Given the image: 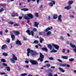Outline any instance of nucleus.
I'll return each instance as SVG.
<instances>
[{"label":"nucleus","instance_id":"obj_30","mask_svg":"<svg viewBox=\"0 0 76 76\" xmlns=\"http://www.w3.org/2000/svg\"><path fill=\"white\" fill-rule=\"evenodd\" d=\"M39 41H37V40H35L33 42V44H38L39 43Z\"/></svg>","mask_w":76,"mask_h":76},{"label":"nucleus","instance_id":"obj_61","mask_svg":"<svg viewBox=\"0 0 76 76\" xmlns=\"http://www.w3.org/2000/svg\"><path fill=\"white\" fill-rule=\"evenodd\" d=\"M37 4H39V0H37Z\"/></svg>","mask_w":76,"mask_h":76},{"label":"nucleus","instance_id":"obj_10","mask_svg":"<svg viewBox=\"0 0 76 76\" xmlns=\"http://www.w3.org/2000/svg\"><path fill=\"white\" fill-rule=\"evenodd\" d=\"M61 18L62 15H59L58 17V21H59V22H62V20L61 19Z\"/></svg>","mask_w":76,"mask_h":76},{"label":"nucleus","instance_id":"obj_57","mask_svg":"<svg viewBox=\"0 0 76 76\" xmlns=\"http://www.w3.org/2000/svg\"><path fill=\"white\" fill-rule=\"evenodd\" d=\"M60 39H61V40H64V39L63 38V37H61Z\"/></svg>","mask_w":76,"mask_h":76},{"label":"nucleus","instance_id":"obj_31","mask_svg":"<svg viewBox=\"0 0 76 76\" xmlns=\"http://www.w3.org/2000/svg\"><path fill=\"white\" fill-rule=\"evenodd\" d=\"M47 76H53L52 75V74L51 73H48V75H47V74L46 75Z\"/></svg>","mask_w":76,"mask_h":76},{"label":"nucleus","instance_id":"obj_49","mask_svg":"<svg viewBox=\"0 0 76 76\" xmlns=\"http://www.w3.org/2000/svg\"><path fill=\"white\" fill-rule=\"evenodd\" d=\"M48 71H50L51 72H52V71H53V70L52 69H48Z\"/></svg>","mask_w":76,"mask_h":76},{"label":"nucleus","instance_id":"obj_25","mask_svg":"<svg viewBox=\"0 0 76 76\" xmlns=\"http://www.w3.org/2000/svg\"><path fill=\"white\" fill-rule=\"evenodd\" d=\"M26 32L27 33H28V35H31V32L30 31V30H27V31H26Z\"/></svg>","mask_w":76,"mask_h":76},{"label":"nucleus","instance_id":"obj_15","mask_svg":"<svg viewBox=\"0 0 76 76\" xmlns=\"http://www.w3.org/2000/svg\"><path fill=\"white\" fill-rule=\"evenodd\" d=\"M27 15L28 16V17L31 18H33V15H32V14H31V13H29V14H27Z\"/></svg>","mask_w":76,"mask_h":76},{"label":"nucleus","instance_id":"obj_11","mask_svg":"<svg viewBox=\"0 0 76 76\" xmlns=\"http://www.w3.org/2000/svg\"><path fill=\"white\" fill-rule=\"evenodd\" d=\"M12 55L13 56L12 58L14 60V61L15 60V61H17L18 60L17 58V57H16V56H15V55H14L13 54H12Z\"/></svg>","mask_w":76,"mask_h":76},{"label":"nucleus","instance_id":"obj_58","mask_svg":"<svg viewBox=\"0 0 76 76\" xmlns=\"http://www.w3.org/2000/svg\"><path fill=\"white\" fill-rule=\"evenodd\" d=\"M39 46L40 47L42 48V45H41V44H39Z\"/></svg>","mask_w":76,"mask_h":76},{"label":"nucleus","instance_id":"obj_36","mask_svg":"<svg viewBox=\"0 0 76 76\" xmlns=\"http://www.w3.org/2000/svg\"><path fill=\"white\" fill-rule=\"evenodd\" d=\"M35 16L36 17H38V13L37 12L36 13H35Z\"/></svg>","mask_w":76,"mask_h":76},{"label":"nucleus","instance_id":"obj_19","mask_svg":"<svg viewBox=\"0 0 76 76\" xmlns=\"http://www.w3.org/2000/svg\"><path fill=\"white\" fill-rule=\"evenodd\" d=\"M10 60L11 61V62L12 63H13V64H15V60H14V59H13V58H11V59H10Z\"/></svg>","mask_w":76,"mask_h":76},{"label":"nucleus","instance_id":"obj_33","mask_svg":"<svg viewBox=\"0 0 76 76\" xmlns=\"http://www.w3.org/2000/svg\"><path fill=\"white\" fill-rule=\"evenodd\" d=\"M74 58H71L70 59H69V61H70L71 62H72L74 61Z\"/></svg>","mask_w":76,"mask_h":76},{"label":"nucleus","instance_id":"obj_16","mask_svg":"<svg viewBox=\"0 0 76 76\" xmlns=\"http://www.w3.org/2000/svg\"><path fill=\"white\" fill-rule=\"evenodd\" d=\"M23 17H24V18L25 19H26L28 20L29 19H30V18H29L28 16H26V15L24 16H23Z\"/></svg>","mask_w":76,"mask_h":76},{"label":"nucleus","instance_id":"obj_32","mask_svg":"<svg viewBox=\"0 0 76 76\" xmlns=\"http://www.w3.org/2000/svg\"><path fill=\"white\" fill-rule=\"evenodd\" d=\"M57 16L56 15H54L53 16V19H57Z\"/></svg>","mask_w":76,"mask_h":76},{"label":"nucleus","instance_id":"obj_29","mask_svg":"<svg viewBox=\"0 0 76 76\" xmlns=\"http://www.w3.org/2000/svg\"><path fill=\"white\" fill-rule=\"evenodd\" d=\"M0 74L1 75H2L5 74V75H4V76H8L7 75H6V74L5 73V72H1L0 73Z\"/></svg>","mask_w":76,"mask_h":76},{"label":"nucleus","instance_id":"obj_2","mask_svg":"<svg viewBox=\"0 0 76 76\" xmlns=\"http://www.w3.org/2000/svg\"><path fill=\"white\" fill-rule=\"evenodd\" d=\"M27 56H29V53L31 54L32 56H33L35 55V52L34 51V50H31L30 48H28L27 49Z\"/></svg>","mask_w":76,"mask_h":76},{"label":"nucleus","instance_id":"obj_42","mask_svg":"<svg viewBox=\"0 0 76 76\" xmlns=\"http://www.w3.org/2000/svg\"><path fill=\"white\" fill-rule=\"evenodd\" d=\"M3 10H4V9H3V8H1L0 9V12H2V11H3Z\"/></svg>","mask_w":76,"mask_h":76},{"label":"nucleus","instance_id":"obj_18","mask_svg":"<svg viewBox=\"0 0 76 76\" xmlns=\"http://www.w3.org/2000/svg\"><path fill=\"white\" fill-rule=\"evenodd\" d=\"M58 69L60 70V71H61V72H65L64 69H63L62 68H61L59 67L58 68Z\"/></svg>","mask_w":76,"mask_h":76},{"label":"nucleus","instance_id":"obj_24","mask_svg":"<svg viewBox=\"0 0 76 76\" xmlns=\"http://www.w3.org/2000/svg\"><path fill=\"white\" fill-rule=\"evenodd\" d=\"M62 58H64V59H67L68 58V56H61Z\"/></svg>","mask_w":76,"mask_h":76},{"label":"nucleus","instance_id":"obj_7","mask_svg":"<svg viewBox=\"0 0 76 76\" xmlns=\"http://www.w3.org/2000/svg\"><path fill=\"white\" fill-rule=\"evenodd\" d=\"M53 46L55 47V48L56 49V50H59V46L57 45H56L55 44H53Z\"/></svg>","mask_w":76,"mask_h":76},{"label":"nucleus","instance_id":"obj_6","mask_svg":"<svg viewBox=\"0 0 76 76\" xmlns=\"http://www.w3.org/2000/svg\"><path fill=\"white\" fill-rule=\"evenodd\" d=\"M52 2L50 3H49V4L51 6H53V4L55 5L56 4V2L54 1H53V0H52L51 1Z\"/></svg>","mask_w":76,"mask_h":76},{"label":"nucleus","instance_id":"obj_53","mask_svg":"<svg viewBox=\"0 0 76 76\" xmlns=\"http://www.w3.org/2000/svg\"><path fill=\"white\" fill-rule=\"evenodd\" d=\"M5 32H6V33H7V32H8V31L7 29H6V30H5Z\"/></svg>","mask_w":76,"mask_h":76},{"label":"nucleus","instance_id":"obj_12","mask_svg":"<svg viewBox=\"0 0 76 76\" xmlns=\"http://www.w3.org/2000/svg\"><path fill=\"white\" fill-rule=\"evenodd\" d=\"M42 50H44L45 51L47 52L48 51V49H47V48H41Z\"/></svg>","mask_w":76,"mask_h":76},{"label":"nucleus","instance_id":"obj_59","mask_svg":"<svg viewBox=\"0 0 76 76\" xmlns=\"http://www.w3.org/2000/svg\"><path fill=\"white\" fill-rule=\"evenodd\" d=\"M73 51H74L76 52V47L75 49H74L73 50Z\"/></svg>","mask_w":76,"mask_h":76},{"label":"nucleus","instance_id":"obj_27","mask_svg":"<svg viewBox=\"0 0 76 76\" xmlns=\"http://www.w3.org/2000/svg\"><path fill=\"white\" fill-rule=\"evenodd\" d=\"M18 14H17V13H14L12 15V16L13 17H14V16H18Z\"/></svg>","mask_w":76,"mask_h":76},{"label":"nucleus","instance_id":"obj_35","mask_svg":"<svg viewBox=\"0 0 76 76\" xmlns=\"http://www.w3.org/2000/svg\"><path fill=\"white\" fill-rule=\"evenodd\" d=\"M0 60L1 61L3 62H6V61L4 59H1Z\"/></svg>","mask_w":76,"mask_h":76},{"label":"nucleus","instance_id":"obj_26","mask_svg":"<svg viewBox=\"0 0 76 76\" xmlns=\"http://www.w3.org/2000/svg\"><path fill=\"white\" fill-rule=\"evenodd\" d=\"M57 52V50H55V49H53L51 51H50V52Z\"/></svg>","mask_w":76,"mask_h":76},{"label":"nucleus","instance_id":"obj_1","mask_svg":"<svg viewBox=\"0 0 76 76\" xmlns=\"http://www.w3.org/2000/svg\"><path fill=\"white\" fill-rule=\"evenodd\" d=\"M73 3V1H68V2H67V4L69 5L68 6H67V7H65L64 8V9H66L67 10L70 9L72 8L71 5Z\"/></svg>","mask_w":76,"mask_h":76},{"label":"nucleus","instance_id":"obj_23","mask_svg":"<svg viewBox=\"0 0 76 76\" xmlns=\"http://www.w3.org/2000/svg\"><path fill=\"white\" fill-rule=\"evenodd\" d=\"M21 10H23L24 11V12L29 10V9H28V8H22Z\"/></svg>","mask_w":76,"mask_h":76},{"label":"nucleus","instance_id":"obj_20","mask_svg":"<svg viewBox=\"0 0 76 76\" xmlns=\"http://www.w3.org/2000/svg\"><path fill=\"white\" fill-rule=\"evenodd\" d=\"M11 38L12 39V41H14L15 40V37L14 35H11Z\"/></svg>","mask_w":76,"mask_h":76},{"label":"nucleus","instance_id":"obj_50","mask_svg":"<svg viewBox=\"0 0 76 76\" xmlns=\"http://www.w3.org/2000/svg\"><path fill=\"white\" fill-rule=\"evenodd\" d=\"M18 25V23H15V24H14V26H17Z\"/></svg>","mask_w":76,"mask_h":76},{"label":"nucleus","instance_id":"obj_22","mask_svg":"<svg viewBox=\"0 0 76 76\" xmlns=\"http://www.w3.org/2000/svg\"><path fill=\"white\" fill-rule=\"evenodd\" d=\"M47 46L50 49V50H52V47L51 45H47Z\"/></svg>","mask_w":76,"mask_h":76},{"label":"nucleus","instance_id":"obj_14","mask_svg":"<svg viewBox=\"0 0 76 76\" xmlns=\"http://www.w3.org/2000/svg\"><path fill=\"white\" fill-rule=\"evenodd\" d=\"M15 35H19L20 33L19 31H14Z\"/></svg>","mask_w":76,"mask_h":76},{"label":"nucleus","instance_id":"obj_34","mask_svg":"<svg viewBox=\"0 0 76 76\" xmlns=\"http://www.w3.org/2000/svg\"><path fill=\"white\" fill-rule=\"evenodd\" d=\"M2 55H4V56H7L8 55V53H5V52H4V53H2Z\"/></svg>","mask_w":76,"mask_h":76},{"label":"nucleus","instance_id":"obj_13","mask_svg":"<svg viewBox=\"0 0 76 76\" xmlns=\"http://www.w3.org/2000/svg\"><path fill=\"white\" fill-rule=\"evenodd\" d=\"M39 23L38 22H35L34 23V26H37V28H38Z\"/></svg>","mask_w":76,"mask_h":76},{"label":"nucleus","instance_id":"obj_43","mask_svg":"<svg viewBox=\"0 0 76 76\" xmlns=\"http://www.w3.org/2000/svg\"><path fill=\"white\" fill-rule=\"evenodd\" d=\"M46 66L48 68L49 67H50V64H47L46 65Z\"/></svg>","mask_w":76,"mask_h":76},{"label":"nucleus","instance_id":"obj_3","mask_svg":"<svg viewBox=\"0 0 76 76\" xmlns=\"http://www.w3.org/2000/svg\"><path fill=\"white\" fill-rule=\"evenodd\" d=\"M50 28L48 27L45 30V32H47V36H50V35H51L52 34L51 32V31H49V30H50Z\"/></svg>","mask_w":76,"mask_h":76},{"label":"nucleus","instance_id":"obj_56","mask_svg":"<svg viewBox=\"0 0 76 76\" xmlns=\"http://www.w3.org/2000/svg\"><path fill=\"white\" fill-rule=\"evenodd\" d=\"M43 5H40L39 7V8L40 9H41V8H42Z\"/></svg>","mask_w":76,"mask_h":76},{"label":"nucleus","instance_id":"obj_48","mask_svg":"<svg viewBox=\"0 0 76 76\" xmlns=\"http://www.w3.org/2000/svg\"><path fill=\"white\" fill-rule=\"evenodd\" d=\"M57 61H59L60 62H63L61 60V59H57Z\"/></svg>","mask_w":76,"mask_h":76},{"label":"nucleus","instance_id":"obj_21","mask_svg":"<svg viewBox=\"0 0 76 76\" xmlns=\"http://www.w3.org/2000/svg\"><path fill=\"white\" fill-rule=\"evenodd\" d=\"M66 65L67 64H60V66H61L64 67L65 66H66Z\"/></svg>","mask_w":76,"mask_h":76},{"label":"nucleus","instance_id":"obj_40","mask_svg":"<svg viewBox=\"0 0 76 76\" xmlns=\"http://www.w3.org/2000/svg\"><path fill=\"white\" fill-rule=\"evenodd\" d=\"M2 65L4 66H7V64H5V63H3V64H2Z\"/></svg>","mask_w":76,"mask_h":76},{"label":"nucleus","instance_id":"obj_41","mask_svg":"<svg viewBox=\"0 0 76 76\" xmlns=\"http://www.w3.org/2000/svg\"><path fill=\"white\" fill-rule=\"evenodd\" d=\"M70 17L72 18H74V16L73 15H70Z\"/></svg>","mask_w":76,"mask_h":76},{"label":"nucleus","instance_id":"obj_64","mask_svg":"<svg viewBox=\"0 0 76 76\" xmlns=\"http://www.w3.org/2000/svg\"><path fill=\"white\" fill-rule=\"evenodd\" d=\"M53 76H58L57 74H55Z\"/></svg>","mask_w":76,"mask_h":76},{"label":"nucleus","instance_id":"obj_60","mask_svg":"<svg viewBox=\"0 0 76 76\" xmlns=\"http://www.w3.org/2000/svg\"><path fill=\"white\" fill-rule=\"evenodd\" d=\"M42 32H39V34L40 35H42Z\"/></svg>","mask_w":76,"mask_h":76},{"label":"nucleus","instance_id":"obj_5","mask_svg":"<svg viewBox=\"0 0 76 76\" xmlns=\"http://www.w3.org/2000/svg\"><path fill=\"white\" fill-rule=\"evenodd\" d=\"M30 62L32 65H38V62L35 61L31 60Z\"/></svg>","mask_w":76,"mask_h":76},{"label":"nucleus","instance_id":"obj_55","mask_svg":"<svg viewBox=\"0 0 76 76\" xmlns=\"http://www.w3.org/2000/svg\"><path fill=\"white\" fill-rule=\"evenodd\" d=\"M48 19L50 20V19H51V18L50 17V16H49L48 17Z\"/></svg>","mask_w":76,"mask_h":76},{"label":"nucleus","instance_id":"obj_46","mask_svg":"<svg viewBox=\"0 0 76 76\" xmlns=\"http://www.w3.org/2000/svg\"><path fill=\"white\" fill-rule=\"evenodd\" d=\"M49 59L50 60H53V58L52 57H50L49 58Z\"/></svg>","mask_w":76,"mask_h":76},{"label":"nucleus","instance_id":"obj_54","mask_svg":"<svg viewBox=\"0 0 76 76\" xmlns=\"http://www.w3.org/2000/svg\"><path fill=\"white\" fill-rule=\"evenodd\" d=\"M22 16H19V19H21L22 18Z\"/></svg>","mask_w":76,"mask_h":76},{"label":"nucleus","instance_id":"obj_47","mask_svg":"<svg viewBox=\"0 0 76 76\" xmlns=\"http://www.w3.org/2000/svg\"><path fill=\"white\" fill-rule=\"evenodd\" d=\"M31 35H32V36H34V33L33 31H31Z\"/></svg>","mask_w":76,"mask_h":76},{"label":"nucleus","instance_id":"obj_37","mask_svg":"<svg viewBox=\"0 0 76 76\" xmlns=\"http://www.w3.org/2000/svg\"><path fill=\"white\" fill-rule=\"evenodd\" d=\"M70 46L72 48H75V46L74 45H73L72 44H70Z\"/></svg>","mask_w":76,"mask_h":76},{"label":"nucleus","instance_id":"obj_28","mask_svg":"<svg viewBox=\"0 0 76 76\" xmlns=\"http://www.w3.org/2000/svg\"><path fill=\"white\" fill-rule=\"evenodd\" d=\"M27 74L26 73H25L24 74H20V76H26V75H27Z\"/></svg>","mask_w":76,"mask_h":76},{"label":"nucleus","instance_id":"obj_9","mask_svg":"<svg viewBox=\"0 0 76 76\" xmlns=\"http://www.w3.org/2000/svg\"><path fill=\"white\" fill-rule=\"evenodd\" d=\"M7 45H3L1 49L2 50H5L7 48Z\"/></svg>","mask_w":76,"mask_h":76},{"label":"nucleus","instance_id":"obj_8","mask_svg":"<svg viewBox=\"0 0 76 76\" xmlns=\"http://www.w3.org/2000/svg\"><path fill=\"white\" fill-rule=\"evenodd\" d=\"M15 43L17 45H22V43L18 39L15 42Z\"/></svg>","mask_w":76,"mask_h":76},{"label":"nucleus","instance_id":"obj_45","mask_svg":"<svg viewBox=\"0 0 76 76\" xmlns=\"http://www.w3.org/2000/svg\"><path fill=\"white\" fill-rule=\"evenodd\" d=\"M7 42H8L9 43L10 41V39H7Z\"/></svg>","mask_w":76,"mask_h":76},{"label":"nucleus","instance_id":"obj_62","mask_svg":"<svg viewBox=\"0 0 76 76\" xmlns=\"http://www.w3.org/2000/svg\"><path fill=\"white\" fill-rule=\"evenodd\" d=\"M25 62H26V63H27V64H28L29 63V62L28 61H26Z\"/></svg>","mask_w":76,"mask_h":76},{"label":"nucleus","instance_id":"obj_44","mask_svg":"<svg viewBox=\"0 0 76 76\" xmlns=\"http://www.w3.org/2000/svg\"><path fill=\"white\" fill-rule=\"evenodd\" d=\"M33 31H34L35 32L36 31H37V29H36V28H33Z\"/></svg>","mask_w":76,"mask_h":76},{"label":"nucleus","instance_id":"obj_63","mask_svg":"<svg viewBox=\"0 0 76 76\" xmlns=\"http://www.w3.org/2000/svg\"><path fill=\"white\" fill-rule=\"evenodd\" d=\"M2 6H6L5 4H2Z\"/></svg>","mask_w":76,"mask_h":76},{"label":"nucleus","instance_id":"obj_38","mask_svg":"<svg viewBox=\"0 0 76 76\" xmlns=\"http://www.w3.org/2000/svg\"><path fill=\"white\" fill-rule=\"evenodd\" d=\"M7 71H10V67H9L8 66H7Z\"/></svg>","mask_w":76,"mask_h":76},{"label":"nucleus","instance_id":"obj_52","mask_svg":"<svg viewBox=\"0 0 76 76\" xmlns=\"http://www.w3.org/2000/svg\"><path fill=\"white\" fill-rule=\"evenodd\" d=\"M2 34H3V31H0V34H1V35H2Z\"/></svg>","mask_w":76,"mask_h":76},{"label":"nucleus","instance_id":"obj_39","mask_svg":"<svg viewBox=\"0 0 76 76\" xmlns=\"http://www.w3.org/2000/svg\"><path fill=\"white\" fill-rule=\"evenodd\" d=\"M8 23H10V24H13L14 22H13L10 21V22H8Z\"/></svg>","mask_w":76,"mask_h":76},{"label":"nucleus","instance_id":"obj_17","mask_svg":"<svg viewBox=\"0 0 76 76\" xmlns=\"http://www.w3.org/2000/svg\"><path fill=\"white\" fill-rule=\"evenodd\" d=\"M39 39L40 43H42V42H43L44 41V39H43V38H42L41 37H40V38H39Z\"/></svg>","mask_w":76,"mask_h":76},{"label":"nucleus","instance_id":"obj_51","mask_svg":"<svg viewBox=\"0 0 76 76\" xmlns=\"http://www.w3.org/2000/svg\"><path fill=\"white\" fill-rule=\"evenodd\" d=\"M50 68H55V66H51Z\"/></svg>","mask_w":76,"mask_h":76},{"label":"nucleus","instance_id":"obj_4","mask_svg":"<svg viewBox=\"0 0 76 76\" xmlns=\"http://www.w3.org/2000/svg\"><path fill=\"white\" fill-rule=\"evenodd\" d=\"M44 56L41 52L40 53V58L38 59V61L40 60V61H42L43 59L44 58Z\"/></svg>","mask_w":76,"mask_h":76}]
</instances>
